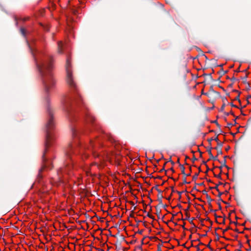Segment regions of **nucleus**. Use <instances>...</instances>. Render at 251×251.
<instances>
[{"label": "nucleus", "mask_w": 251, "mask_h": 251, "mask_svg": "<svg viewBox=\"0 0 251 251\" xmlns=\"http://www.w3.org/2000/svg\"><path fill=\"white\" fill-rule=\"evenodd\" d=\"M186 176H184V177L183 178V183L181 185H182L183 184L190 183V182H188L186 181V178L185 177Z\"/></svg>", "instance_id": "27"}, {"label": "nucleus", "mask_w": 251, "mask_h": 251, "mask_svg": "<svg viewBox=\"0 0 251 251\" xmlns=\"http://www.w3.org/2000/svg\"><path fill=\"white\" fill-rule=\"evenodd\" d=\"M98 220L100 221L101 222H103V220H102V218H100V217H98Z\"/></svg>", "instance_id": "52"}, {"label": "nucleus", "mask_w": 251, "mask_h": 251, "mask_svg": "<svg viewBox=\"0 0 251 251\" xmlns=\"http://www.w3.org/2000/svg\"><path fill=\"white\" fill-rule=\"evenodd\" d=\"M194 219V218H192V219L191 221H190V224H191L193 225L194 226H195V224H194V223H193V221H192Z\"/></svg>", "instance_id": "51"}, {"label": "nucleus", "mask_w": 251, "mask_h": 251, "mask_svg": "<svg viewBox=\"0 0 251 251\" xmlns=\"http://www.w3.org/2000/svg\"><path fill=\"white\" fill-rule=\"evenodd\" d=\"M157 251H161V245H158Z\"/></svg>", "instance_id": "39"}, {"label": "nucleus", "mask_w": 251, "mask_h": 251, "mask_svg": "<svg viewBox=\"0 0 251 251\" xmlns=\"http://www.w3.org/2000/svg\"><path fill=\"white\" fill-rule=\"evenodd\" d=\"M204 94L209 97H210V96L212 95V94L208 93H205Z\"/></svg>", "instance_id": "50"}, {"label": "nucleus", "mask_w": 251, "mask_h": 251, "mask_svg": "<svg viewBox=\"0 0 251 251\" xmlns=\"http://www.w3.org/2000/svg\"><path fill=\"white\" fill-rule=\"evenodd\" d=\"M206 197L207 199L208 205H210V202H211V201H212V200L211 199L210 197L208 195H207L206 196Z\"/></svg>", "instance_id": "19"}, {"label": "nucleus", "mask_w": 251, "mask_h": 251, "mask_svg": "<svg viewBox=\"0 0 251 251\" xmlns=\"http://www.w3.org/2000/svg\"><path fill=\"white\" fill-rule=\"evenodd\" d=\"M247 77H248V75H246V76H245L243 77L242 78V79H243V83H245V84L249 83V82H248L247 81Z\"/></svg>", "instance_id": "20"}, {"label": "nucleus", "mask_w": 251, "mask_h": 251, "mask_svg": "<svg viewBox=\"0 0 251 251\" xmlns=\"http://www.w3.org/2000/svg\"><path fill=\"white\" fill-rule=\"evenodd\" d=\"M85 118L87 122H90L92 123H93V121H94V118L89 113H85Z\"/></svg>", "instance_id": "8"}, {"label": "nucleus", "mask_w": 251, "mask_h": 251, "mask_svg": "<svg viewBox=\"0 0 251 251\" xmlns=\"http://www.w3.org/2000/svg\"><path fill=\"white\" fill-rule=\"evenodd\" d=\"M163 171H165V173L166 174L167 173V171H166L165 170V168L164 167H163L162 169H161L160 171H159V172H162Z\"/></svg>", "instance_id": "40"}, {"label": "nucleus", "mask_w": 251, "mask_h": 251, "mask_svg": "<svg viewBox=\"0 0 251 251\" xmlns=\"http://www.w3.org/2000/svg\"><path fill=\"white\" fill-rule=\"evenodd\" d=\"M233 126V124L231 123H228L227 124V127H229L230 126Z\"/></svg>", "instance_id": "43"}, {"label": "nucleus", "mask_w": 251, "mask_h": 251, "mask_svg": "<svg viewBox=\"0 0 251 251\" xmlns=\"http://www.w3.org/2000/svg\"><path fill=\"white\" fill-rule=\"evenodd\" d=\"M198 176H199V173H196L193 176V178H192L193 180H196L197 179Z\"/></svg>", "instance_id": "24"}, {"label": "nucleus", "mask_w": 251, "mask_h": 251, "mask_svg": "<svg viewBox=\"0 0 251 251\" xmlns=\"http://www.w3.org/2000/svg\"><path fill=\"white\" fill-rule=\"evenodd\" d=\"M109 235L110 236H113V237H116V235H112V234H111V231L110 230H109Z\"/></svg>", "instance_id": "46"}, {"label": "nucleus", "mask_w": 251, "mask_h": 251, "mask_svg": "<svg viewBox=\"0 0 251 251\" xmlns=\"http://www.w3.org/2000/svg\"><path fill=\"white\" fill-rule=\"evenodd\" d=\"M213 123H215V124H216V125H217V126L219 128H220L221 126H220V125L218 124V122H217V120L214 121L213 122Z\"/></svg>", "instance_id": "34"}, {"label": "nucleus", "mask_w": 251, "mask_h": 251, "mask_svg": "<svg viewBox=\"0 0 251 251\" xmlns=\"http://www.w3.org/2000/svg\"><path fill=\"white\" fill-rule=\"evenodd\" d=\"M70 67L71 62L70 59L67 58L66 63V81L70 89V95L68 100L65 102V104L68 105L72 103L77 105H80L84 103L83 100L79 92L77 84L74 80Z\"/></svg>", "instance_id": "2"}, {"label": "nucleus", "mask_w": 251, "mask_h": 251, "mask_svg": "<svg viewBox=\"0 0 251 251\" xmlns=\"http://www.w3.org/2000/svg\"><path fill=\"white\" fill-rule=\"evenodd\" d=\"M229 229H230V227L229 226H228L226 229H224L223 230V233H224L225 232H226V231H227Z\"/></svg>", "instance_id": "41"}, {"label": "nucleus", "mask_w": 251, "mask_h": 251, "mask_svg": "<svg viewBox=\"0 0 251 251\" xmlns=\"http://www.w3.org/2000/svg\"><path fill=\"white\" fill-rule=\"evenodd\" d=\"M230 105L232 106V107H236V108H238V107L234 105L232 102H231L230 103Z\"/></svg>", "instance_id": "45"}, {"label": "nucleus", "mask_w": 251, "mask_h": 251, "mask_svg": "<svg viewBox=\"0 0 251 251\" xmlns=\"http://www.w3.org/2000/svg\"><path fill=\"white\" fill-rule=\"evenodd\" d=\"M177 163H178L179 164V166L180 168V169L181 170V173L182 174L184 175V176H190L191 175L190 173L189 174H186L185 173H184V170H185V168L184 167V166L182 164H181L180 163H179V158H178L177 159Z\"/></svg>", "instance_id": "7"}, {"label": "nucleus", "mask_w": 251, "mask_h": 251, "mask_svg": "<svg viewBox=\"0 0 251 251\" xmlns=\"http://www.w3.org/2000/svg\"><path fill=\"white\" fill-rule=\"evenodd\" d=\"M215 235L217 237V240H219V235L218 234V233L217 232H215Z\"/></svg>", "instance_id": "60"}, {"label": "nucleus", "mask_w": 251, "mask_h": 251, "mask_svg": "<svg viewBox=\"0 0 251 251\" xmlns=\"http://www.w3.org/2000/svg\"><path fill=\"white\" fill-rule=\"evenodd\" d=\"M27 43V45H28V48L29 49V50L31 52V53H32V54L33 55V56H34V51H33V50L32 49V48L30 47L29 44L28 43V42H26Z\"/></svg>", "instance_id": "18"}, {"label": "nucleus", "mask_w": 251, "mask_h": 251, "mask_svg": "<svg viewBox=\"0 0 251 251\" xmlns=\"http://www.w3.org/2000/svg\"><path fill=\"white\" fill-rule=\"evenodd\" d=\"M247 84V86H246V90L247 91H249L250 90L251 88H250V84L249 83H247L246 84Z\"/></svg>", "instance_id": "36"}, {"label": "nucleus", "mask_w": 251, "mask_h": 251, "mask_svg": "<svg viewBox=\"0 0 251 251\" xmlns=\"http://www.w3.org/2000/svg\"><path fill=\"white\" fill-rule=\"evenodd\" d=\"M148 217H150V218L153 219V220H154V217L153 216H152V215H150V214L149 213H148L147 214V215Z\"/></svg>", "instance_id": "35"}, {"label": "nucleus", "mask_w": 251, "mask_h": 251, "mask_svg": "<svg viewBox=\"0 0 251 251\" xmlns=\"http://www.w3.org/2000/svg\"><path fill=\"white\" fill-rule=\"evenodd\" d=\"M222 184H223V183L221 182H219V184L216 185V186L214 187V189H215L217 191H219V190L218 187H219V185H222Z\"/></svg>", "instance_id": "26"}, {"label": "nucleus", "mask_w": 251, "mask_h": 251, "mask_svg": "<svg viewBox=\"0 0 251 251\" xmlns=\"http://www.w3.org/2000/svg\"><path fill=\"white\" fill-rule=\"evenodd\" d=\"M214 140L217 142V147L215 148V149L217 151V155H220L223 153L222 151V147H223V143L220 142L218 138V135L214 138Z\"/></svg>", "instance_id": "5"}, {"label": "nucleus", "mask_w": 251, "mask_h": 251, "mask_svg": "<svg viewBox=\"0 0 251 251\" xmlns=\"http://www.w3.org/2000/svg\"><path fill=\"white\" fill-rule=\"evenodd\" d=\"M204 75H208L209 76V80L211 81H213L214 80L212 78V76L211 75V74H204Z\"/></svg>", "instance_id": "23"}, {"label": "nucleus", "mask_w": 251, "mask_h": 251, "mask_svg": "<svg viewBox=\"0 0 251 251\" xmlns=\"http://www.w3.org/2000/svg\"><path fill=\"white\" fill-rule=\"evenodd\" d=\"M214 216L215 217L216 219H217V218H221L222 217L221 216H218L216 215V214H214Z\"/></svg>", "instance_id": "56"}, {"label": "nucleus", "mask_w": 251, "mask_h": 251, "mask_svg": "<svg viewBox=\"0 0 251 251\" xmlns=\"http://www.w3.org/2000/svg\"><path fill=\"white\" fill-rule=\"evenodd\" d=\"M151 177L152 178H154V179H155V178L161 179V178H162V177H161V176H157V177H154V176H151Z\"/></svg>", "instance_id": "44"}, {"label": "nucleus", "mask_w": 251, "mask_h": 251, "mask_svg": "<svg viewBox=\"0 0 251 251\" xmlns=\"http://www.w3.org/2000/svg\"><path fill=\"white\" fill-rule=\"evenodd\" d=\"M133 213H134L133 211H132L131 214L129 215V217H134Z\"/></svg>", "instance_id": "49"}, {"label": "nucleus", "mask_w": 251, "mask_h": 251, "mask_svg": "<svg viewBox=\"0 0 251 251\" xmlns=\"http://www.w3.org/2000/svg\"><path fill=\"white\" fill-rule=\"evenodd\" d=\"M247 251H251V247L250 246L249 248L247 249Z\"/></svg>", "instance_id": "64"}, {"label": "nucleus", "mask_w": 251, "mask_h": 251, "mask_svg": "<svg viewBox=\"0 0 251 251\" xmlns=\"http://www.w3.org/2000/svg\"><path fill=\"white\" fill-rule=\"evenodd\" d=\"M21 33L24 35V36H25V30L24 28H21Z\"/></svg>", "instance_id": "29"}, {"label": "nucleus", "mask_w": 251, "mask_h": 251, "mask_svg": "<svg viewBox=\"0 0 251 251\" xmlns=\"http://www.w3.org/2000/svg\"><path fill=\"white\" fill-rule=\"evenodd\" d=\"M195 247L197 249V251H200V249L199 247V245L195 246Z\"/></svg>", "instance_id": "47"}, {"label": "nucleus", "mask_w": 251, "mask_h": 251, "mask_svg": "<svg viewBox=\"0 0 251 251\" xmlns=\"http://www.w3.org/2000/svg\"><path fill=\"white\" fill-rule=\"evenodd\" d=\"M227 73V71H224L223 68H222L220 71H219V73L221 75H224L225 74H226Z\"/></svg>", "instance_id": "16"}, {"label": "nucleus", "mask_w": 251, "mask_h": 251, "mask_svg": "<svg viewBox=\"0 0 251 251\" xmlns=\"http://www.w3.org/2000/svg\"><path fill=\"white\" fill-rule=\"evenodd\" d=\"M212 140H214V139H213V138H209L207 140L208 143H209V146H211V141Z\"/></svg>", "instance_id": "28"}, {"label": "nucleus", "mask_w": 251, "mask_h": 251, "mask_svg": "<svg viewBox=\"0 0 251 251\" xmlns=\"http://www.w3.org/2000/svg\"><path fill=\"white\" fill-rule=\"evenodd\" d=\"M198 151L200 152V157H202V152H201L199 149H198Z\"/></svg>", "instance_id": "54"}, {"label": "nucleus", "mask_w": 251, "mask_h": 251, "mask_svg": "<svg viewBox=\"0 0 251 251\" xmlns=\"http://www.w3.org/2000/svg\"><path fill=\"white\" fill-rule=\"evenodd\" d=\"M76 147V144H70L68 147L67 148L65 151V155L68 158H71V155L73 153L75 154V148Z\"/></svg>", "instance_id": "4"}, {"label": "nucleus", "mask_w": 251, "mask_h": 251, "mask_svg": "<svg viewBox=\"0 0 251 251\" xmlns=\"http://www.w3.org/2000/svg\"><path fill=\"white\" fill-rule=\"evenodd\" d=\"M184 191H182V192H179V191H176V192L179 195V200L181 198V195L182 193H183Z\"/></svg>", "instance_id": "33"}, {"label": "nucleus", "mask_w": 251, "mask_h": 251, "mask_svg": "<svg viewBox=\"0 0 251 251\" xmlns=\"http://www.w3.org/2000/svg\"><path fill=\"white\" fill-rule=\"evenodd\" d=\"M156 209V214L158 217V218H159L160 214L161 213V209H160V207L157 205L155 207Z\"/></svg>", "instance_id": "15"}, {"label": "nucleus", "mask_w": 251, "mask_h": 251, "mask_svg": "<svg viewBox=\"0 0 251 251\" xmlns=\"http://www.w3.org/2000/svg\"><path fill=\"white\" fill-rule=\"evenodd\" d=\"M172 195V194H171V195L168 198H166L167 200H168V201H170Z\"/></svg>", "instance_id": "59"}, {"label": "nucleus", "mask_w": 251, "mask_h": 251, "mask_svg": "<svg viewBox=\"0 0 251 251\" xmlns=\"http://www.w3.org/2000/svg\"><path fill=\"white\" fill-rule=\"evenodd\" d=\"M234 91H235V92H238V93H239L237 97H236V98H235V100H238V101H239V102L240 103H241V100H240V99H239V97H240V93H239V92H238V91H237V90H234Z\"/></svg>", "instance_id": "17"}, {"label": "nucleus", "mask_w": 251, "mask_h": 251, "mask_svg": "<svg viewBox=\"0 0 251 251\" xmlns=\"http://www.w3.org/2000/svg\"><path fill=\"white\" fill-rule=\"evenodd\" d=\"M212 149V148L211 147V146H208L207 147V151L209 155V156H210V158H213V154H212V152H211V150Z\"/></svg>", "instance_id": "14"}, {"label": "nucleus", "mask_w": 251, "mask_h": 251, "mask_svg": "<svg viewBox=\"0 0 251 251\" xmlns=\"http://www.w3.org/2000/svg\"><path fill=\"white\" fill-rule=\"evenodd\" d=\"M221 173H222V171H221V172H220V174H219L218 175H216L214 174V176L221 179Z\"/></svg>", "instance_id": "32"}, {"label": "nucleus", "mask_w": 251, "mask_h": 251, "mask_svg": "<svg viewBox=\"0 0 251 251\" xmlns=\"http://www.w3.org/2000/svg\"><path fill=\"white\" fill-rule=\"evenodd\" d=\"M143 230H139L137 232H138L139 234H141L143 233Z\"/></svg>", "instance_id": "61"}, {"label": "nucleus", "mask_w": 251, "mask_h": 251, "mask_svg": "<svg viewBox=\"0 0 251 251\" xmlns=\"http://www.w3.org/2000/svg\"><path fill=\"white\" fill-rule=\"evenodd\" d=\"M197 185H200V186H202V185H204V183L201 182V183L197 184Z\"/></svg>", "instance_id": "63"}, {"label": "nucleus", "mask_w": 251, "mask_h": 251, "mask_svg": "<svg viewBox=\"0 0 251 251\" xmlns=\"http://www.w3.org/2000/svg\"><path fill=\"white\" fill-rule=\"evenodd\" d=\"M222 166L226 167L228 169V167L226 165V160L224 159L223 162H220Z\"/></svg>", "instance_id": "21"}, {"label": "nucleus", "mask_w": 251, "mask_h": 251, "mask_svg": "<svg viewBox=\"0 0 251 251\" xmlns=\"http://www.w3.org/2000/svg\"><path fill=\"white\" fill-rule=\"evenodd\" d=\"M229 113H231L232 115L234 116V114L232 112H230V113L224 112L225 115L226 116H228L229 115Z\"/></svg>", "instance_id": "38"}, {"label": "nucleus", "mask_w": 251, "mask_h": 251, "mask_svg": "<svg viewBox=\"0 0 251 251\" xmlns=\"http://www.w3.org/2000/svg\"><path fill=\"white\" fill-rule=\"evenodd\" d=\"M218 192H219V194H218V197H220L223 194V193L219 192V191Z\"/></svg>", "instance_id": "55"}, {"label": "nucleus", "mask_w": 251, "mask_h": 251, "mask_svg": "<svg viewBox=\"0 0 251 251\" xmlns=\"http://www.w3.org/2000/svg\"><path fill=\"white\" fill-rule=\"evenodd\" d=\"M128 202H129L130 204H131L132 205H134V202H133V201H128Z\"/></svg>", "instance_id": "62"}, {"label": "nucleus", "mask_w": 251, "mask_h": 251, "mask_svg": "<svg viewBox=\"0 0 251 251\" xmlns=\"http://www.w3.org/2000/svg\"><path fill=\"white\" fill-rule=\"evenodd\" d=\"M206 172H205V173H207V172L210 170V169L208 168V166H206Z\"/></svg>", "instance_id": "53"}, {"label": "nucleus", "mask_w": 251, "mask_h": 251, "mask_svg": "<svg viewBox=\"0 0 251 251\" xmlns=\"http://www.w3.org/2000/svg\"><path fill=\"white\" fill-rule=\"evenodd\" d=\"M104 137L111 142H113L114 141V139L113 138V137L111 136V135L110 134L106 133L105 134V136Z\"/></svg>", "instance_id": "12"}, {"label": "nucleus", "mask_w": 251, "mask_h": 251, "mask_svg": "<svg viewBox=\"0 0 251 251\" xmlns=\"http://www.w3.org/2000/svg\"><path fill=\"white\" fill-rule=\"evenodd\" d=\"M34 60L41 77L45 92L48 97L50 91L53 89L56 83L52 72V58H50L47 60H42L40 62H38L35 58H34Z\"/></svg>", "instance_id": "1"}, {"label": "nucleus", "mask_w": 251, "mask_h": 251, "mask_svg": "<svg viewBox=\"0 0 251 251\" xmlns=\"http://www.w3.org/2000/svg\"><path fill=\"white\" fill-rule=\"evenodd\" d=\"M62 46H63L62 43L61 42H59L58 43V52L59 53H62Z\"/></svg>", "instance_id": "13"}, {"label": "nucleus", "mask_w": 251, "mask_h": 251, "mask_svg": "<svg viewBox=\"0 0 251 251\" xmlns=\"http://www.w3.org/2000/svg\"><path fill=\"white\" fill-rule=\"evenodd\" d=\"M158 185H156L155 187H153L152 188V189H153V188H155L157 191L158 193H160L161 194V193H162V191H161L160 189H159L158 188Z\"/></svg>", "instance_id": "25"}, {"label": "nucleus", "mask_w": 251, "mask_h": 251, "mask_svg": "<svg viewBox=\"0 0 251 251\" xmlns=\"http://www.w3.org/2000/svg\"><path fill=\"white\" fill-rule=\"evenodd\" d=\"M147 206H148V205H147V204H145V205H144L145 208H144V210H143L144 212H146V210H145V209H146V208H147Z\"/></svg>", "instance_id": "57"}, {"label": "nucleus", "mask_w": 251, "mask_h": 251, "mask_svg": "<svg viewBox=\"0 0 251 251\" xmlns=\"http://www.w3.org/2000/svg\"><path fill=\"white\" fill-rule=\"evenodd\" d=\"M197 159L196 158V157L195 156V155H193V158H192V161L194 162L195 161L197 160Z\"/></svg>", "instance_id": "42"}, {"label": "nucleus", "mask_w": 251, "mask_h": 251, "mask_svg": "<svg viewBox=\"0 0 251 251\" xmlns=\"http://www.w3.org/2000/svg\"><path fill=\"white\" fill-rule=\"evenodd\" d=\"M209 91L210 92L211 94H214V98L215 99H216L217 98H220L221 97L220 94L219 92H218L213 89V86H211L210 87Z\"/></svg>", "instance_id": "6"}, {"label": "nucleus", "mask_w": 251, "mask_h": 251, "mask_svg": "<svg viewBox=\"0 0 251 251\" xmlns=\"http://www.w3.org/2000/svg\"><path fill=\"white\" fill-rule=\"evenodd\" d=\"M225 106H226V104L225 103H224L221 107V109H220L221 111H223L224 110Z\"/></svg>", "instance_id": "31"}, {"label": "nucleus", "mask_w": 251, "mask_h": 251, "mask_svg": "<svg viewBox=\"0 0 251 251\" xmlns=\"http://www.w3.org/2000/svg\"><path fill=\"white\" fill-rule=\"evenodd\" d=\"M202 194H205V195H206V196L207 195H208V194H207V192H206V191L205 190H203V191H202Z\"/></svg>", "instance_id": "48"}, {"label": "nucleus", "mask_w": 251, "mask_h": 251, "mask_svg": "<svg viewBox=\"0 0 251 251\" xmlns=\"http://www.w3.org/2000/svg\"><path fill=\"white\" fill-rule=\"evenodd\" d=\"M168 162H170L172 165H174V164H175V162L172 160L171 157H170L169 159Z\"/></svg>", "instance_id": "37"}, {"label": "nucleus", "mask_w": 251, "mask_h": 251, "mask_svg": "<svg viewBox=\"0 0 251 251\" xmlns=\"http://www.w3.org/2000/svg\"><path fill=\"white\" fill-rule=\"evenodd\" d=\"M171 189H172V193L176 192V191L175 190L173 187H171Z\"/></svg>", "instance_id": "58"}, {"label": "nucleus", "mask_w": 251, "mask_h": 251, "mask_svg": "<svg viewBox=\"0 0 251 251\" xmlns=\"http://www.w3.org/2000/svg\"><path fill=\"white\" fill-rule=\"evenodd\" d=\"M115 160L117 162L118 164L119 165L120 164V156L119 155H116L115 156Z\"/></svg>", "instance_id": "22"}, {"label": "nucleus", "mask_w": 251, "mask_h": 251, "mask_svg": "<svg viewBox=\"0 0 251 251\" xmlns=\"http://www.w3.org/2000/svg\"><path fill=\"white\" fill-rule=\"evenodd\" d=\"M163 198L162 195V193H158V195H157V200L158 201H159V205H160V206H162L163 204H162V198Z\"/></svg>", "instance_id": "11"}, {"label": "nucleus", "mask_w": 251, "mask_h": 251, "mask_svg": "<svg viewBox=\"0 0 251 251\" xmlns=\"http://www.w3.org/2000/svg\"><path fill=\"white\" fill-rule=\"evenodd\" d=\"M211 159H213V160H218V161H219L220 162V161H219V160H218V157H217V156H213V158H209V159L208 160V161H209V160H211Z\"/></svg>", "instance_id": "30"}, {"label": "nucleus", "mask_w": 251, "mask_h": 251, "mask_svg": "<svg viewBox=\"0 0 251 251\" xmlns=\"http://www.w3.org/2000/svg\"><path fill=\"white\" fill-rule=\"evenodd\" d=\"M72 168V165H68V166H66L65 168L61 169L60 170V172L61 173H62L63 172L67 173L69 171H71Z\"/></svg>", "instance_id": "9"}, {"label": "nucleus", "mask_w": 251, "mask_h": 251, "mask_svg": "<svg viewBox=\"0 0 251 251\" xmlns=\"http://www.w3.org/2000/svg\"><path fill=\"white\" fill-rule=\"evenodd\" d=\"M47 112L48 113L49 118L46 125L47 132H46V139L45 143V150L42 156L43 165L42 168L39 170L38 175V177L41 178L42 176L41 175V172L45 168L51 169V162L47 160L45 155L48 151V149L52 146L53 143L54 138L50 130L53 128L54 126V122L53 121V111L50 107H48Z\"/></svg>", "instance_id": "3"}, {"label": "nucleus", "mask_w": 251, "mask_h": 251, "mask_svg": "<svg viewBox=\"0 0 251 251\" xmlns=\"http://www.w3.org/2000/svg\"><path fill=\"white\" fill-rule=\"evenodd\" d=\"M71 131L72 136L74 138L77 137L78 134L79 133V132H78L75 127H72L71 128Z\"/></svg>", "instance_id": "10"}]
</instances>
